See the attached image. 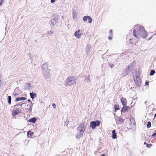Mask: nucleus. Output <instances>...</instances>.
<instances>
[{
    "instance_id": "nucleus-1",
    "label": "nucleus",
    "mask_w": 156,
    "mask_h": 156,
    "mask_svg": "<svg viewBox=\"0 0 156 156\" xmlns=\"http://www.w3.org/2000/svg\"><path fill=\"white\" fill-rule=\"evenodd\" d=\"M133 33L134 37L138 39L139 38V36L144 38L147 36V32L145 30L144 27L141 25L138 26L137 32L136 30L134 29Z\"/></svg>"
},
{
    "instance_id": "nucleus-2",
    "label": "nucleus",
    "mask_w": 156,
    "mask_h": 156,
    "mask_svg": "<svg viewBox=\"0 0 156 156\" xmlns=\"http://www.w3.org/2000/svg\"><path fill=\"white\" fill-rule=\"evenodd\" d=\"M86 126V122H84L80 124L77 127V132L76 135V137L78 139L80 138L85 130Z\"/></svg>"
},
{
    "instance_id": "nucleus-3",
    "label": "nucleus",
    "mask_w": 156,
    "mask_h": 156,
    "mask_svg": "<svg viewBox=\"0 0 156 156\" xmlns=\"http://www.w3.org/2000/svg\"><path fill=\"white\" fill-rule=\"evenodd\" d=\"M140 74L138 71H136L135 72V75H133L134 81L136 85L138 87H140L141 85V82L140 77Z\"/></svg>"
},
{
    "instance_id": "nucleus-4",
    "label": "nucleus",
    "mask_w": 156,
    "mask_h": 156,
    "mask_svg": "<svg viewBox=\"0 0 156 156\" xmlns=\"http://www.w3.org/2000/svg\"><path fill=\"white\" fill-rule=\"evenodd\" d=\"M75 83L76 80L75 77L72 76H69L68 77L66 80L64 85L67 86H70Z\"/></svg>"
},
{
    "instance_id": "nucleus-5",
    "label": "nucleus",
    "mask_w": 156,
    "mask_h": 156,
    "mask_svg": "<svg viewBox=\"0 0 156 156\" xmlns=\"http://www.w3.org/2000/svg\"><path fill=\"white\" fill-rule=\"evenodd\" d=\"M59 18L57 16H52L48 22L50 27H53L58 21Z\"/></svg>"
},
{
    "instance_id": "nucleus-6",
    "label": "nucleus",
    "mask_w": 156,
    "mask_h": 156,
    "mask_svg": "<svg viewBox=\"0 0 156 156\" xmlns=\"http://www.w3.org/2000/svg\"><path fill=\"white\" fill-rule=\"evenodd\" d=\"M90 126L93 129H94L96 126H99L100 124V122L98 120L92 121L90 123Z\"/></svg>"
},
{
    "instance_id": "nucleus-7",
    "label": "nucleus",
    "mask_w": 156,
    "mask_h": 156,
    "mask_svg": "<svg viewBox=\"0 0 156 156\" xmlns=\"http://www.w3.org/2000/svg\"><path fill=\"white\" fill-rule=\"evenodd\" d=\"M50 70L49 69L42 70V73L44 77L46 78L50 77L51 75L50 74Z\"/></svg>"
},
{
    "instance_id": "nucleus-8",
    "label": "nucleus",
    "mask_w": 156,
    "mask_h": 156,
    "mask_svg": "<svg viewBox=\"0 0 156 156\" xmlns=\"http://www.w3.org/2000/svg\"><path fill=\"white\" fill-rule=\"evenodd\" d=\"M21 113V111L20 109L18 108L13 111L12 115L13 116H15L18 114L20 113Z\"/></svg>"
},
{
    "instance_id": "nucleus-9",
    "label": "nucleus",
    "mask_w": 156,
    "mask_h": 156,
    "mask_svg": "<svg viewBox=\"0 0 156 156\" xmlns=\"http://www.w3.org/2000/svg\"><path fill=\"white\" fill-rule=\"evenodd\" d=\"M130 107L126 105L124 106L121 109V112L123 113L129 110Z\"/></svg>"
},
{
    "instance_id": "nucleus-10",
    "label": "nucleus",
    "mask_w": 156,
    "mask_h": 156,
    "mask_svg": "<svg viewBox=\"0 0 156 156\" xmlns=\"http://www.w3.org/2000/svg\"><path fill=\"white\" fill-rule=\"evenodd\" d=\"M74 35L77 38H80L81 36L80 30H79L78 31L75 32L74 33Z\"/></svg>"
},
{
    "instance_id": "nucleus-11",
    "label": "nucleus",
    "mask_w": 156,
    "mask_h": 156,
    "mask_svg": "<svg viewBox=\"0 0 156 156\" xmlns=\"http://www.w3.org/2000/svg\"><path fill=\"white\" fill-rule=\"evenodd\" d=\"M121 102L123 106L126 105L127 103V101L124 97H122L121 99Z\"/></svg>"
},
{
    "instance_id": "nucleus-12",
    "label": "nucleus",
    "mask_w": 156,
    "mask_h": 156,
    "mask_svg": "<svg viewBox=\"0 0 156 156\" xmlns=\"http://www.w3.org/2000/svg\"><path fill=\"white\" fill-rule=\"evenodd\" d=\"M132 67H131L129 66H128V68H126L124 71V72L126 73V74H125V75H126L129 73H130V70L132 69Z\"/></svg>"
},
{
    "instance_id": "nucleus-13",
    "label": "nucleus",
    "mask_w": 156,
    "mask_h": 156,
    "mask_svg": "<svg viewBox=\"0 0 156 156\" xmlns=\"http://www.w3.org/2000/svg\"><path fill=\"white\" fill-rule=\"evenodd\" d=\"M26 99H27V98L25 97H18L15 100V101L16 102H17L20 101L25 100H26Z\"/></svg>"
},
{
    "instance_id": "nucleus-14",
    "label": "nucleus",
    "mask_w": 156,
    "mask_h": 156,
    "mask_svg": "<svg viewBox=\"0 0 156 156\" xmlns=\"http://www.w3.org/2000/svg\"><path fill=\"white\" fill-rule=\"evenodd\" d=\"M48 62H45L44 64H43L42 66V70L48 69Z\"/></svg>"
},
{
    "instance_id": "nucleus-15",
    "label": "nucleus",
    "mask_w": 156,
    "mask_h": 156,
    "mask_svg": "<svg viewBox=\"0 0 156 156\" xmlns=\"http://www.w3.org/2000/svg\"><path fill=\"white\" fill-rule=\"evenodd\" d=\"M27 55L28 57L29 58V61L30 62H32L33 58V55L30 53H29L27 54Z\"/></svg>"
},
{
    "instance_id": "nucleus-16",
    "label": "nucleus",
    "mask_w": 156,
    "mask_h": 156,
    "mask_svg": "<svg viewBox=\"0 0 156 156\" xmlns=\"http://www.w3.org/2000/svg\"><path fill=\"white\" fill-rule=\"evenodd\" d=\"M112 137L113 139H115L117 138V135L115 130H113L112 131Z\"/></svg>"
},
{
    "instance_id": "nucleus-17",
    "label": "nucleus",
    "mask_w": 156,
    "mask_h": 156,
    "mask_svg": "<svg viewBox=\"0 0 156 156\" xmlns=\"http://www.w3.org/2000/svg\"><path fill=\"white\" fill-rule=\"evenodd\" d=\"M30 95L31 98L33 99L35 98L36 96V94L34 92L30 93Z\"/></svg>"
},
{
    "instance_id": "nucleus-18",
    "label": "nucleus",
    "mask_w": 156,
    "mask_h": 156,
    "mask_svg": "<svg viewBox=\"0 0 156 156\" xmlns=\"http://www.w3.org/2000/svg\"><path fill=\"white\" fill-rule=\"evenodd\" d=\"M90 48L91 46L89 44H88L86 46V51L87 54H88V52H89Z\"/></svg>"
},
{
    "instance_id": "nucleus-19",
    "label": "nucleus",
    "mask_w": 156,
    "mask_h": 156,
    "mask_svg": "<svg viewBox=\"0 0 156 156\" xmlns=\"http://www.w3.org/2000/svg\"><path fill=\"white\" fill-rule=\"evenodd\" d=\"M28 121L30 122H32L34 123L36 121V119L35 117H33L29 119Z\"/></svg>"
},
{
    "instance_id": "nucleus-20",
    "label": "nucleus",
    "mask_w": 156,
    "mask_h": 156,
    "mask_svg": "<svg viewBox=\"0 0 156 156\" xmlns=\"http://www.w3.org/2000/svg\"><path fill=\"white\" fill-rule=\"evenodd\" d=\"M34 134L33 132H31L30 130L28 131L27 133V136L28 137H30Z\"/></svg>"
},
{
    "instance_id": "nucleus-21",
    "label": "nucleus",
    "mask_w": 156,
    "mask_h": 156,
    "mask_svg": "<svg viewBox=\"0 0 156 156\" xmlns=\"http://www.w3.org/2000/svg\"><path fill=\"white\" fill-rule=\"evenodd\" d=\"M118 121L121 123L122 124L124 122V119L122 118H119L118 119Z\"/></svg>"
},
{
    "instance_id": "nucleus-22",
    "label": "nucleus",
    "mask_w": 156,
    "mask_h": 156,
    "mask_svg": "<svg viewBox=\"0 0 156 156\" xmlns=\"http://www.w3.org/2000/svg\"><path fill=\"white\" fill-rule=\"evenodd\" d=\"M27 110L31 112L32 111V108H31V104L28 105H27Z\"/></svg>"
},
{
    "instance_id": "nucleus-23",
    "label": "nucleus",
    "mask_w": 156,
    "mask_h": 156,
    "mask_svg": "<svg viewBox=\"0 0 156 156\" xmlns=\"http://www.w3.org/2000/svg\"><path fill=\"white\" fill-rule=\"evenodd\" d=\"M155 73V71L154 70H151L150 71V73H149V75L150 76H153L154 75Z\"/></svg>"
},
{
    "instance_id": "nucleus-24",
    "label": "nucleus",
    "mask_w": 156,
    "mask_h": 156,
    "mask_svg": "<svg viewBox=\"0 0 156 156\" xmlns=\"http://www.w3.org/2000/svg\"><path fill=\"white\" fill-rule=\"evenodd\" d=\"M8 103L10 104H11V97L10 96H8Z\"/></svg>"
},
{
    "instance_id": "nucleus-25",
    "label": "nucleus",
    "mask_w": 156,
    "mask_h": 156,
    "mask_svg": "<svg viewBox=\"0 0 156 156\" xmlns=\"http://www.w3.org/2000/svg\"><path fill=\"white\" fill-rule=\"evenodd\" d=\"M89 17H90V16H84L83 17V20L85 22L86 21H87L88 20V19H89Z\"/></svg>"
},
{
    "instance_id": "nucleus-26",
    "label": "nucleus",
    "mask_w": 156,
    "mask_h": 156,
    "mask_svg": "<svg viewBox=\"0 0 156 156\" xmlns=\"http://www.w3.org/2000/svg\"><path fill=\"white\" fill-rule=\"evenodd\" d=\"M120 109L119 106L118 105H115L114 109L115 111H116L117 110H119Z\"/></svg>"
},
{
    "instance_id": "nucleus-27",
    "label": "nucleus",
    "mask_w": 156,
    "mask_h": 156,
    "mask_svg": "<svg viewBox=\"0 0 156 156\" xmlns=\"http://www.w3.org/2000/svg\"><path fill=\"white\" fill-rule=\"evenodd\" d=\"M151 127V123L150 122H147V128H149Z\"/></svg>"
},
{
    "instance_id": "nucleus-28",
    "label": "nucleus",
    "mask_w": 156,
    "mask_h": 156,
    "mask_svg": "<svg viewBox=\"0 0 156 156\" xmlns=\"http://www.w3.org/2000/svg\"><path fill=\"white\" fill-rule=\"evenodd\" d=\"M88 23H90L92 22V19L91 17L90 16V17H89V19H88Z\"/></svg>"
},
{
    "instance_id": "nucleus-29",
    "label": "nucleus",
    "mask_w": 156,
    "mask_h": 156,
    "mask_svg": "<svg viewBox=\"0 0 156 156\" xmlns=\"http://www.w3.org/2000/svg\"><path fill=\"white\" fill-rule=\"evenodd\" d=\"M109 65L111 68H112L113 67L115 66V65L113 64H109Z\"/></svg>"
},
{
    "instance_id": "nucleus-30",
    "label": "nucleus",
    "mask_w": 156,
    "mask_h": 156,
    "mask_svg": "<svg viewBox=\"0 0 156 156\" xmlns=\"http://www.w3.org/2000/svg\"><path fill=\"white\" fill-rule=\"evenodd\" d=\"M4 2V0H1L0 1V5L1 6Z\"/></svg>"
},
{
    "instance_id": "nucleus-31",
    "label": "nucleus",
    "mask_w": 156,
    "mask_h": 156,
    "mask_svg": "<svg viewBox=\"0 0 156 156\" xmlns=\"http://www.w3.org/2000/svg\"><path fill=\"white\" fill-rule=\"evenodd\" d=\"M152 144H147L146 147L148 148L151 147L152 146Z\"/></svg>"
},
{
    "instance_id": "nucleus-32",
    "label": "nucleus",
    "mask_w": 156,
    "mask_h": 156,
    "mask_svg": "<svg viewBox=\"0 0 156 156\" xmlns=\"http://www.w3.org/2000/svg\"><path fill=\"white\" fill-rule=\"evenodd\" d=\"M90 76H87L86 77V80L88 81L89 80Z\"/></svg>"
},
{
    "instance_id": "nucleus-33",
    "label": "nucleus",
    "mask_w": 156,
    "mask_h": 156,
    "mask_svg": "<svg viewBox=\"0 0 156 156\" xmlns=\"http://www.w3.org/2000/svg\"><path fill=\"white\" fill-rule=\"evenodd\" d=\"M25 86L26 87L29 88L30 86V84L29 83H27L26 84Z\"/></svg>"
},
{
    "instance_id": "nucleus-34",
    "label": "nucleus",
    "mask_w": 156,
    "mask_h": 156,
    "mask_svg": "<svg viewBox=\"0 0 156 156\" xmlns=\"http://www.w3.org/2000/svg\"><path fill=\"white\" fill-rule=\"evenodd\" d=\"M152 136H153V137L156 136V130L155 131V132L153 133V134L152 135Z\"/></svg>"
},
{
    "instance_id": "nucleus-35",
    "label": "nucleus",
    "mask_w": 156,
    "mask_h": 156,
    "mask_svg": "<svg viewBox=\"0 0 156 156\" xmlns=\"http://www.w3.org/2000/svg\"><path fill=\"white\" fill-rule=\"evenodd\" d=\"M112 35H110L108 37V38L109 39L111 40L112 39Z\"/></svg>"
},
{
    "instance_id": "nucleus-36",
    "label": "nucleus",
    "mask_w": 156,
    "mask_h": 156,
    "mask_svg": "<svg viewBox=\"0 0 156 156\" xmlns=\"http://www.w3.org/2000/svg\"><path fill=\"white\" fill-rule=\"evenodd\" d=\"M23 104H20V103H18V104H16L15 105V106H21V105Z\"/></svg>"
},
{
    "instance_id": "nucleus-37",
    "label": "nucleus",
    "mask_w": 156,
    "mask_h": 156,
    "mask_svg": "<svg viewBox=\"0 0 156 156\" xmlns=\"http://www.w3.org/2000/svg\"><path fill=\"white\" fill-rule=\"evenodd\" d=\"M68 123H69V122H68V121H66L65 122L64 125L65 126H67V125H68Z\"/></svg>"
},
{
    "instance_id": "nucleus-38",
    "label": "nucleus",
    "mask_w": 156,
    "mask_h": 156,
    "mask_svg": "<svg viewBox=\"0 0 156 156\" xmlns=\"http://www.w3.org/2000/svg\"><path fill=\"white\" fill-rule=\"evenodd\" d=\"M52 106L53 107V108H56V105H55V104H54V103H53V104H52Z\"/></svg>"
},
{
    "instance_id": "nucleus-39",
    "label": "nucleus",
    "mask_w": 156,
    "mask_h": 156,
    "mask_svg": "<svg viewBox=\"0 0 156 156\" xmlns=\"http://www.w3.org/2000/svg\"><path fill=\"white\" fill-rule=\"evenodd\" d=\"M72 14H73V19H74L75 16V12H73Z\"/></svg>"
},
{
    "instance_id": "nucleus-40",
    "label": "nucleus",
    "mask_w": 156,
    "mask_h": 156,
    "mask_svg": "<svg viewBox=\"0 0 156 156\" xmlns=\"http://www.w3.org/2000/svg\"><path fill=\"white\" fill-rule=\"evenodd\" d=\"M145 84L147 85H148L149 84V82L148 81H146L145 83Z\"/></svg>"
},
{
    "instance_id": "nucleus-41",
    "label": "nucleus",
    "mask_w": 156,
    "mask_h": 156,
    "mask_svg": "<svg viewBox=\"0 0 156 156\" xmlns=\"http://www.w3.org/2000/svg\"><path fill=\"white\" fill-rule=\"evenodd\" d=\"M109 34H110L111 35H112V30H111L110 31H109Z\"/></svg>"
},
{
    "instance_id": "nucleus-42",
    "label": "nucleus",
    "mask_w": 156,
    "mask_h": 156,
    "mask_svg": "<svg viewBox=\"0 0 156 156\" xmlns=\"http://www.w3.org/2000/svg\"><path fill=\"white\" fill-rule=\"evenodd\" d=\"M56 0H51V3H53Z\"/></svg>"
},
{
    "instance_id": "nucleus-43",
    "label": "nucleus",
    "mask_w": 156,
    "mask_h": 156,
    "mask_svg": "<svg viewBox=\"0 0 156 156\" xmlns=\"http://www.w3.org/2000/svg\"><path fill=\"white\" fill-rule=\"evenodd\" d=\"M27 101H28L29 102H30V103H31V102H31V101L30 100V99H28V100H27Z\"/></svg>"
},
{
    "instance_id": "nucleus-44",
    "label": "nucleus",
    "mask_w": 156,
    "mask_h": 156,
    "mask_svg": "<svg viewBox=\"0 0 156 156\" xmlns=\"http://www.w3.org/2000/svg\"><path fill=\"white\" fill-rule=\"evenodd\" d=\"M31 104V108H32V107L33 105V104L31 102V104Z\"/></svg>"
},
{
    "instance_id": "nucleus-45",
    "label": "nucleus",
    "mask_w": 156,
    "mask_h": 156,
    "mask_svg": "<svg viewBox=\"0 0 156 156\" xmlns=\"http://www.w3.org/2000/svg\"><path fill=\"white\" fill-rule=\"evenodd\" d=\"M101 156H106L104 154H102Z\"/></svg>"
},
{
    "instance_id": "nucleus-46",
    "label": "nucleus",
    "mask_w": 156,
    "mask_h": 156,
    "mask_svg": "<svg viewBox=\"0 0 156 156\" xmlns=\"http://www.w3.org/2000/svg\"><path fill=\"white\" fill-rule=\"evenodd\" d=\"M132 40V39H130V41H129V42H131V41Z\"/></svg>"
},
{
    "instance_id": "nucleus-47",
    "label": "nucleus",
    "mask_w": 156,
    "mask_h": 156,
    "mask_svg": "<svg viewBox=\"0 0 156 156\" xmlns=\"http://www.w3.org/2000/svg\"><path fill=\"white\" fill-rule=\"evenodd\" d=\"M144 144H146L147 145V143L146 142H144Z\"/></svg>"
},
{
    "instance_id": "nucleus-48",
    "label": "nucleus",
    "mask_w": 156,
    "mask_h": 156,
    "mask_svg": "<svg viewBox=\"0 0 156 156\" xmlns=\"http://www.w3.org/2000/svg\"><path fill=\"white\" fill-rule=\"evenodd\" d=\"M50 33H51V34H52L53 33V32H52L51 31H50Z\"/></svg>"
},
{
    "instance_id": "nucleus-49",
    "label": "nucleus",
    "mask_w": 156,
    "mask_h": 156,
    "mask_svg": "<svg viewBox=\"0 0 156 156\" xmlns=\"http://www.w3.org/2000/svg\"><path fill=\"white\" fill-rule=\"evenodd\" d=\"M62 17V18H63V17H63V16H62V17Z\"/></svg>"
},
{
    "instance_id": "nucleus-50",
    "label": "nucleus",
    "mask_w": 156,
    "mask_h": 156,
    "mask_svg": "<svg viewBox=\"0 0 156 156\" xmlns=\"http://www.w3.org/2000/svg\"><path fill=\"white\" fill-rule=\"evenodd\" d=\"M156 117V113L154 115V117Z\"/></svg>"
},
{
    "instance_id": "nucleus-51",
    "label": "nucleus",
    "mask_w": 156,
    "mask_h": 156,
    "mask_svg": "<svg viewBox=\"0 0 156 156\" xmlns=\"http://www.w3.org/2000/svg\"><path fill=\"white\" fill-rule=\"evenodd\" d=\"M14 95L15 96H16V95L17 94H14Z\"/></svg>"
},
{
    "instance_id": "nucleus-52",
    "label": "nucleus",
    "mask_w": 156,
    "mask_h": 156,
    "mask_svg": "<svg viewBox=\"0 0 156 156\" xmlns=\"http://www.w3.org/2000/svg\"><path fill=\"white\" fill-rule=\"evenodd\" d=\"M147 102V101H146L145 102V104H146Z\"/></svg>"
},
{
    "instance_id": "nucleus-53",
    "label": "nucleus",
    "mask_w": 156,
    "mask_h": 156,
    "mask_svg": "<svg viewBox=\"0 0 156 156\" xmlns=\"http://www.w3.org/2000/svg\"><path fill=\"white\" fill-rule=\"evenodd\" d=\"M36 42L37 41L36 40H35Z\"/></svg>"
}]
</instances>
